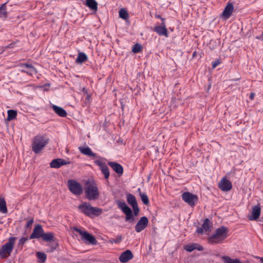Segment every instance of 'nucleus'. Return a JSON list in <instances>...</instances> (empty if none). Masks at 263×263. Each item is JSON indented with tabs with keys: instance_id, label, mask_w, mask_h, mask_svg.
<instances>
[{
	"instance_id": "dca6fc26",
	"label": "nucleus",
	"mask_w": 263,
	"mask_h": 263,
	"mask_svg": "<svg viewBox=\"0 0 263 263\" xmlns=\"http://www.w3.org/2000/svg\"><path fill=\"white\" fill-rule=\"evenodd\" d=\"M134 255L132 251L129 250H127L123 252L119 256V260L122 263H126L133 259Z\"/></svg>"
},
{
	"instance_id": "412c9836",
	"label": "nucleus",
	"mask_w": 263,
	"mask_h": 263,
	"mask_svg": "<svg viewBox=\"0 0 263 263\" xmlns=\"http://www.w3.org/2000/svg\"><path fill=\"white\" fill-rule=\"evenodd\" d=\"M41 238L43 241L46 242H51V241H54L55 238L54 236V234L52 232H43Z\"/></svg>"
},
{
	"instance_id": "c756f323",
	"label": "nucleus",
	"mask_w": 263,
	"mask_h": 263,
	"mask_svg": "<svg viewBox=\"0 0 263 263\" xmlns=\"http://www.w3.org/2000/svg\"><path fill=\"white\" fill-rule=\"evenodd\" d=\"M6 5V3H4L0 7V17L2 18H6L7 16Z\"/></svg>"
},
{
	"instance_id": "2eb2a0df",
	"label": "nucleus",
	"mask_w": 263,
	"mask_h": 263,
	"mask_svg": "<svg viewBox=\"0 0 263 263\" xmlns=\"http://www.w3.org/2000/svg\"><path fill=\"white\" fill-rule=\"evenodd\" d=\"M153 31L156 32L160 36H164L166 37L168 36V31L166 27V25L161 24L160 25L155 26L153 29Z\"/></svg>"
},
{
	"instance_id": "a878e982",
	"label": "nucleus",
	"mask_w": 263,
	"mask_h": 263,
	"mask_svg": "<svg viewBox=\"0 0 263 263\" xmlns=\"http://www.w3.org/2000/svg\"><path fill=\"white\" fill-rule=\"evenodd\" d=\"M139 191V196L141 197V199L144 205H148L149 203V201L147 195L145 193H142L140 191V189H138Z\"/></svg>"
},
{
	"instance_id": "423d86ee",
	"label": "nucleus",
	"mask_w": 263,
	"mask_h": 263,
	"mask_svg": "<svg viewBox=\"0 0 263 263\" xmlns=\"http://www.w3.org/2000/svg\"><path fill=\"white\" fill-rule=\"evenodd\" d=\"M16 237H11L9 238L8 242L3 245L0 249V256L2 258L7 257L12 252Z\"/></svg>"
},
{
	"instance_id": "1a4fd4ad",
	"label": "nucleus",
	"mask_w": 263,
	"mask_h": 263,
	"mask_svg": "<svg viewBox=\"0 0 263 263\" xmlns=\"http://www.w3.org/2000/svg\"><path fill=\"white\" fill-rule=\"evenodd\" d=\"M181 196L182 200L192 208L194 207L197 204L199 200L197 195L189 192L183 193Z\"/></svg>"
},
{
	"instance_id": "2f4dec72",
	"label": "nucleus",
	"mask_w": 263,
	"mask_h": 263,
	"mask_svg": "<svg viewBox=\"0 0 263 263\" xmlns=\"http://www.w3.org/2000/svg\"><path fill=\"white\" fill-rule=\"evenodd\" d=\"M119 14V17L123 20H127L128 18V13H127V11L124 8L120 10Z\"/></svg>"
},
{
	"instance_id": "6ab92c4d",
	"label": "nucleus",
	"mask_w": 263,
	"mask_h": 263,
	"mask_svg": "<svg viewBox=\"0 0 263 263\" xmlns=\"http://www.w3.org/2000/svg\"><path fill=\"white\" fill-rule=\"evenodd\" d=\"M80 152L84 155L88 156L89 157L96 158L97 157V154L94 153L91 149V148L88 146H79L78 147Z\"/></svg>"
},
{
	"instance_id": "603ef678",
	"label": "nucleus",
	"mask_w": 263,
	"mask_h": 263,
	"mask_svg": "<svg viewBox=\"0 0 263 263\" xmlns=\"http://www.w3.org/2000/svg\"><path fill=\"white\" fill-rule=\"evenodd\" d=\"M196 55V52H194L193 53V57H195Z\"/></svg>"
},
{
	"instance_id": "5701e85b",
	"label": "nucleus",
	"mask_w": 263,
	"mask_h": 263,
	"mask_svg": "<svg viewBox=\"0 0 263 263\" xmlns=\"http://www.w3.org/2000/svg\"><path fill=\"white\" fill-rule=\"evenodd\" d=\"M126 200L128 203L132 207L138 204L135 196L132 194L129 193L127 194Z\"/></svg>"
},
{
	"instance_id": "c85d7f7f",
	"label": "nucleus",
	"mask_w": 263,
	"mask_h": 263,
	"mask_svg": "<svg viewBox=\"0 0 263 263\" xmlns=\"http://www.w3.org/2000/svg\"><path fill=\"white\" fill-rule=\"evenodd\" d=\"M36 257L39 259V263H44L47 259V255L43 252H38L36 253Z\"/></svg>"
},
{
	"instance_id": "4c0bfd02",
	"label": "nucleus",
	"mask_w": 263,
	"mask_h": 263,
	"mask_svg": "<svg viewBox=\"0 0 263 263\" xmlns=\"http://www.w3.org/2000/svg\"><path fill=\"white\" fill-rule=\"evenodd\" d=\"M34 222V219L33 218H30L27 222L26 225H25V228L28 229L30 227V226H31L33 223Z\"/></svg>"
},
{
	"instance_id": "864d4df0",
	"label": "nucleus",
	"mask_w": 263,
	"mask_h": 263,
	"mask_svg": "<svg viewBox=\"0 0 263 263\" xmlns=\"http://www.w3.org/2000/svg\"><path fill=\"white\" fill-rule=\"evenodd\" d=\"M150 178H151V175H149V176H148V177H147V180H148V181L149 180Z\"/></svg>"
},
{
	"instance_id": "f3484780",
	"label": "nucleus",
	"mask_w": 263,
	"mask_h": 263,
	"mask_svg": "<svg viewBox=\"0 0 263 263\" xmlns=\"http://www.w3.org/2000/svg\"><path fill=\"white\" fill-rule=\"evenodd\" d=\"M218 187L223 192L230 191V181L226 177L222 178L218 183Z\"/></svg>"
},
{
	"instance_id": "3c124183",
	"label": "nucleus",
	"mask_w": 263,
	"mask_h": 263,
	"mask_svg": "<svg viewBox=\"0 0 263 263\" xmlns=\"http://www.w3.org/2000/svg\"><path fill=\"white\" fill-rule=\"evenodd\" d=\"M233 9H234V7H233V4L231 3V14L232 13V12L233 11Z\"/></svg>"
},
{
	"instance_id": "a19ab883",
	"label": "nucleus",
	"mask_w": 263,
	"mask_h": 263,
	"mask_svg": "<svg viewBox=\"0 0 263 263\" xmlns=\"http://www.w3.org/2000/svg\"><path fill=\"white\" fill-rule=\"evenodd\" d=\"M16 116H7V118L5 119V122L6 124H8V122L16 119Z\"/></svg>"
},
{
	"instance_id": "5fc2aeb1",
	"label": "nucleus",
	"mask_w": 263,
	"mask_h": 263,
	"mask_svg": "<svg viewBox=\"0 0 263 263\" xmlns=\"http://www.w3.org/2000/svg\"><path fill=\"white\" fill-rule=\"evenodd\" d=\"M233 25V26H236V25H235V23H234L233 24V25Z\"/></svg>"
},
{
	"instance_id": "bb28decb",
	"label": "nucleus",
	"mask_w": 263,
	"mask_h": 263,
	"mask_svg": "<svg viewBox=\"0 0 263 263\" xmlns=\"http://www.w3.org/2000/svg\"><path fill=\"white\" fill-rule=\"evenodd\" d=\"M87 59V56L85 53L80 52L78 54L77 58L76 59V62L77 63L82 64L83 62L86 61Z\"/></svg>"
},
{
	"instance_id": "9b49d317",
	"label": "nucleus",
	"mask_w": 263,
	"mask_h": 263,
	"mask_svg": "<svg viewBox=\"0 0 263 263\" xmlns=\"http://www.w3.org/2000/svg\"><path fill=\"white\" fill-rule=\"evenodd\" d=\"M148 223V219L147 217L143 216L141 217L135 226V231L138 233L141 232L147 227Z\"/></svg>"
},
{
	"instance_id": "ea45409f",
	"label": "nucleus",
	"mask_w": 263,
	"mask_h": 263,
	"mask_svg": "<svg viewBox=\"0 0 263 263\" xmlns=\"http://www.w3.org/2000/svg\"><path fill=\"white\" fill-rule=\"evenodd\" d=\"M17 112L16 110L9 109L7 111V115H17Z\"/></svg>"
},
{
	"instance_id": "cd10ccee",
	"label": "nucleus",
	"mask_w": 263,
	"mask_h": 263,
	"mask_svg": "<svg viewBox=\"0 0 263 263\" xmlns=\"http://www.w3.org/2000/svg\"><path fill=\"white\" fill-rule=\"evenodd\" d=\"M7 208L6 206V202L3 198H0V212L3 213H7Z\"/></svg>"
},
{
	"instance_id": "f03ea898",
	"label": "nucleus",
	"mask_w": 263,
	"mask_h": 263,
	"mask_svg": "<svg viewBox=\"0 0 263 263\" xmlns=\"http://www.w3.org/2000/svg\"><path fill=\"white\" fill-rule=\"evenodd\" d=\"M84 192L86 198L89 200H96L99 197V189L94 180L85 182Z\"/></svg>"
},
{
	"instance_id": "37998d69",
	"label": "nucleus",
	"mask_w": 263,
	"mask_h": 263,
	"mask_svg": "<svg viewBox=\"0 0 263 263\" xmlns=\"http://www.w3.org/2000/svg\"><path fill=\"white\" fill-rule=\"evenodd\" d=\"M221 258L224 263H230V257L222 256Z\"/></svg>"
},
{
	"instance_id": "c9c22d12",
	"label": "nucleus",
	"mask_w": 263,
	"mask_h": 263,
	"mask_svg": "<svg viewBox=\"0 0 263 263\" xmlns=\"http://www.w3.org/2000/svg\"><path fill=\"white\" fill-rule=\"evenodd\" d=\"M194 246V243L191 245H186L184 247V249L187 252H191L195 250Z\"/></svg>"
},
{
	"instance_id": "9d476101",
	"label": "nucleus",
	"mask_w": 263,
	"mask_h": 263,
	"mask_svg": "<svg viewBox=\"0 0 263 263\" xmlns=\"http://www.w3.org/2000/svg\"><path fill=\"white\" fill-rule=\"evenodd\" d=\"M19 67H20V71L22 72L26 73L27 74L30 76H32L37 72L35 67L31 64H21L19 65Z\"/></svg>"
},
{
	"instance_id": "8fccbe9b",
	"label": "nucleus",
	"mask_w": 263,
	"mask_h": 263,
	"mask_svg": "<svg viewBox=\"0 0 263 263\" xmlns=\"http://www.w3.org/2000/svg\"><path fill=\"white\" fill-rule=\"evenodd\" d=\"M256 258H257L259 259L261 263H263V257H257Z\"/></svg>"
},
{
	"instance_id": "4468645a",
	"label": "nucleus",
	"mask_w": 263,
	"mask_h": 263,
	"mask_svg": "<svg viewBox=\"0 0 263 263\" xmlns=\"http://www.w3.org/2000/svg\"><path fill=\"white\" fill-rule=\"evenodd\" d=\"M94 162L96 165H98L100 167L102 173L103 174L104 176V178L106 179H108L110 173L109 171V168L106 165V164L99 160H96L94 161Z\"/></svg>"
},
{
	"instance_id": "a18cd8bd",
	"label": "nucleus",
	"mask_w": 263,
	"mask_h": 263,
	"mask_svg": "<svg viewBox=\"0 0 263 263\" xmlns=\"http://www.w3.org/2000/svg\"><path fill=\"white\" fill-rule=\"evenodd\" d=\"M13 47V43H11L8 46H6L4 47V50L6 49H8V48H11Z\"/></svg>"
},
{
	"instance_id": "de8ad7c7",
	"label": "nucleus",
	"mask_w": 263,
	"mask_h": 263,
	"mask_svg": "<svg viewBox=\"0 0 263 263\" xmlns=\"http://www.w3.org/2000/svg\"><path fill=\"white\" fill-rule=\"evenodd\" d=\"M162 21L161 24H163V23H164V24H165V19L164 18H163L162 17H161V18L160 19Z\"/></svg>"
},
{
	"instance_id": "0eeeda50",
	"label": "nucleus",
	"mask_w": 263,
	"mask_h": 263,
	"mask_svg": "<svg viewBox=\"0 0 263 263\" xmlns=\"http://www.w3.org/2000/svg\"><path fill=\"white\" fill-rule=\"evenodd\" d=\"M71 229L73 231L79 233L82 236V240H83L85 242L91 245H96L97 243V241L95 237L87 232L82 231L75 227H72Z\"/></svg>"
},
{
	"instance_id": "4be33fe9",
	"label": "nucleus",
	"mask_w": 263,
	"mask_h": 263,
	"mask_svg": "<svg viewBox=\"0 0 263 263\" xmlns=\"http://www.w3.org/2000/svg\"><path fill=\"white\" fill-rule=\"evenodd\" d=\"M223 20H227L230 17V1H228L227 5L221 15Z\"/></svg>"
},
{
	"instance_id": "393cba45",
	"label": "nucleus",
	"mask_w": 263,
	"mask_h": 263,
	"mask_svg": "<svg viewBox=\"0 0 263 263\" xmlns=\"http://www.w3.org/2000/svg\"><path fill=\"white\" fill-rule=\"evenodd\" d=\"M51 108L58 115H67L66 111L61 107L52 105Z\"/></svg>"
},
{
	"instance_id": "ddd939ff",
	"label": "nucleus",
	"mask_w": 263,
	"mask_h": 263,
	"mask_svg": "<svg viewBox=\"0 0 263 263\" xmlns=\"http://www.w3.org/2000/svg\"><path fill=\"white\" fill-rule=\"evenodd\" d=\"M70 162L63 159L57 158L52 160L50 163V166L51 168H59L63 165L70 164Z\"/></svg>"
},
{
	"instance_id": "f8f14e48",
	"label": "nucleus",
	"mask_w": 263,
	"mask_h": 263,
	"mask_svg": "<svg viewBox=\"0 0 263 263\" xmlns=\"http://www.w3.org/2000/svg\"><path fill=\"white\" fill-rule=\"evenodd\" d=\"M43 232L44 230L42 226L40 224H37L34 227L32 233L29 236V239H32L34 238L38 239L41 238Z\"/></svg>"
},
{
	"instance_id": "c03bdc74",
	"label": "nucleus",
	"mask_w": 263,
	"mask_h": 263,
	"mask_svg": "<svg viewBox=\"0 0 263 263\" xmlns=\"http://www.w3.org/2000/svg\"><path fill=\"white\" fill-rule=\"evenodd\" d=\"M220 64V62L219 60H216L212 63V68H215L219 64Z\"/></svg>"
},
{
	"instance_id": "f704fd0d",
	"label": "nucleus",
	"mask_w": 263,
	"mask_h": 263,
	"mask_svg": "<svg viewBox=\"0 0 263 263\" xmlns=\"http://www.w3.org/2000/svg\"><path fill=\"white\" fill-rule=\"evenodd\" d=\"M142 46L140 44L137 43L134 45L132 51L135 53H139L142 50Z\"/></svg>"
},
{
	"instance_id": "b1692460",
	"label": "nucleus",
	"mask_w": 263,
	"mask_h": 263,
	"mask_svg": "<svg viewBox=\"0 0 263 263\" xmlns=\"http://www.w3.org/2000/svg\"><path fill=\"white\" fill-rule=\"evenodd\" d=\"M86 5L92 10H97L98 4L95 0H86Z\"/></svg>"
},
{
	"instance_id": "58836bf2",
	"label": "nucleus",
	"mask_w": 263,
	"mask_h": 263,
	"mask_svg": "<svg viewBox=\"0 0 263 263\" xmlns=\"http://www.w3.org/2000/svg\"><path fill=\"white\" fill-rule=\"evenodd\" d=\"M194 246L195 250L198 251H203L204 250L203 247L198 243H194Z\"/></svg>"
},
{
	"instance_id": "e433bc0d",
	"label": "nucleus",
	"mask_w": 263,
	"mask_h": 263,
	"mask_svg": "<svg viewBox=\"0 0 263 263\" xmlns=\"http://www.w3.org/2000/svg\"><path fill=\"white\" fill-rule=\"evenodd\" d=\"M28 239V238L27 237H22L18 242V246L22 247Z\"/></svg>"
},
{
	"instance_id": "79ce46f5",
	"label": "nucleus",
	"mask_w": 263,
	"mask_h": 263,
	"mask_svg": "<svg viewBox=\"0 0 263 263\" xmlns=\"http://www.w3.org/2000/svg\"><path fill=\"white\" fill-rule=\"evenodd\" d=\"M203 230L204 229L202 228V227H197V229L196 231V232L198 234L202 235L203 234Z\"/></svg>"
},
{
	"instance_id": "09e8293b",
	"label": "nucleus",
	"mask_w": 263,
	"mask_h": 263,
	"mask_svg": "<svg viewBox=\"0 0 263 263\" xmlns=\"http://www.w3.org/2000/svg\"><path fill=\"white\" fill-rule=\"evenodd\" d=\"M155 17L157 18H159V19H161V16L159 14H156L155 15Z\"/></svg>"
},
{
	"instance_id": "7c9ffc66",
	"label": "nucleus",
	"mask_w": 263,
	"mask_h": 263,
	"mask_svg": "<svg viewBox=\"0 0 263 263\" xmlns=\"http://www.w3.org/2000/svg\"><path fill=\"white\" fill-rule=\"evenodd\" d=\"M211 223L209 219L205 218L202 225V228L204 229L205 231H208L210 230V227H211Z\"/></svg>"
},
{
	"instance_id": "aec40b11",
	"label": "nucleus",
	"mask_w": 263,
	"mask_h": 263,
	"mask_svg": "<svg viewBox=\"0 0 263 263\" xmlns=\"http://www.w3.org/2000/svg\"><path fill=\"white\" fill-rule=\"evenodd\" d=\"M261 209L259 205H255L252 208V211L251 215L249 216V219L250 220H256L260 216Z\"/></svg>"
},
{
	"instance_id": "49530a36",
	"label": "nucleus",
	"mask_w": 263,
	"mask_h": 263,
	"mask_svg": "<svg viewBox=\"0 0 263 263\" xmlns=\"http://www.w3.org/2000/svg\"><path fill=\"white\" fill-rule=\"evenodd\" d=\"M254 96H255V94L253 92H251L250 94V99L251 100H253L254 98Z\"/></svg>"
},
{
	"instance_id": "20e7f679",
	"label": "nucleus",
	"mask_w": 263,
	"mask_h": 263,
	"mask_svg": "<svg viewBox=\"0 0 263 263\" xmlns=\"http://www.w3.org/2000/svg\"><path fill=\"white\" fill-rule=\"evenodd\" d=\"M228 229L222 226L216 230L215 234L209 237V242L211 243H219L225 239L228 236Z\"/></svg>"
},
{
	"instance_id": "72a5a7b5",
	"label": "nucleus",
	"mask_w": 263,
	"mask_h": 263,
	"mask_svg": "<svg viewBox=\"0 0 263 263\" xmlns=\"http://www.w3.org/2000/svg\"><path fill=\"white\" fill-rule=\"evenodd\" d=\"M122 240V236L121 235H119L117 236L116 238V239H114V238H110L109 240V242L111 243H119L121 242V241Z\"/></svg>"
},
{
	"instance_id": "473e14b6",
	"label": "nucleus",
	"mask_w": 263,
	"mask_h": 263,
	"mask_svg": "<svg viewBox=\"0 0 263 263\" xmlns=\"http://www.w3.org/2000/svg\"><path fill=\"white\" fill-rule=\"evenodd\" d=\"M50 242L49 246L51 247L50 252H53V251L56 250L57 248L59 246V243H58L57 239L55 238L54 241H51V242Z\"/></svg>"
},
{
	"instance_id": "39448f33",
	"label": "nucleus",
	"mask_w": 263,
	"mask_h": 263,
	"mask_svg": "<svg viewBox=\"0 0 263 263\" xmlns=\"http://www.w3.org/2000/svg\"><path fill=\"white\" fill-rule=\"evenodd\" d=\"M49 139L44 136H36L32 140V150L36 154H39L49 143Z\"/></svg>"
},
{
	"instance_id": "f257e3e1",
	"label": "nucleus",
	"mask_w": 263,
	"mask_h": 263,
	"mask_svg": "<svg viewBox=\"0 0 263 263\" xmlns=\"http://www.w3.org/2000/svg\"><path fill=\"white\" fill-rule=\"evenodd\" d=\"M116 202L122 212L126 215L125 221L129 222H133L135 220V216H137L140 211L138 204L132 206V210L126 204L124 201L116 200Z\"/></svg>"
},
{
	"instance_id": "a211bd4d",
	"label": "nucleus",
	"mask_w": 263,
	"mask_h": 263,
	"mask_svg": "<svg viewBox=\"0 0 263 263\" xmlns=\"http://www.w3.org/2000/svg\"><path fill=\"white\" fill-rule=\"evenodd\" d=\"M108 165L110 166L112 170L118 174L119 176H121L123 173V167L119 163L116 162L109 161Z\"/></svg>"
},
{
	"instance_id": "7ed1b4c3",
	"label": "nucleus",
	"mask_w": 263,
	"mask_h": 263,
	"mask_svg": "<svg viewBox=\"0 0 263 263\" xmlns=\"http://www.w3.org/2000/svg\"><path fill=\"white\" fill-rule=\"evenodd\" d=\"M78 209L82 213L89 217H92L93 216H98L102 213L101 209L93 207L87 202H82L78 205Z\"/></svg>"
},
{
	"instance_id": "6e6552de",
	"label": "nucleus",
	"mask_w": 263,
	"mask_h": 263,
	"mask_svg": "<svg viewBox=\"0 0 263 263\" xmlns=\"http://www.w3.org/2000/svg\"><path fill=\"white\" fill-rule=\"evenodd\" d=\"M67 185L69 191L74 195L80 196L83 192L81 184L75 180L70 179L67 182Z\"/></svg>"
}]
</instances>
